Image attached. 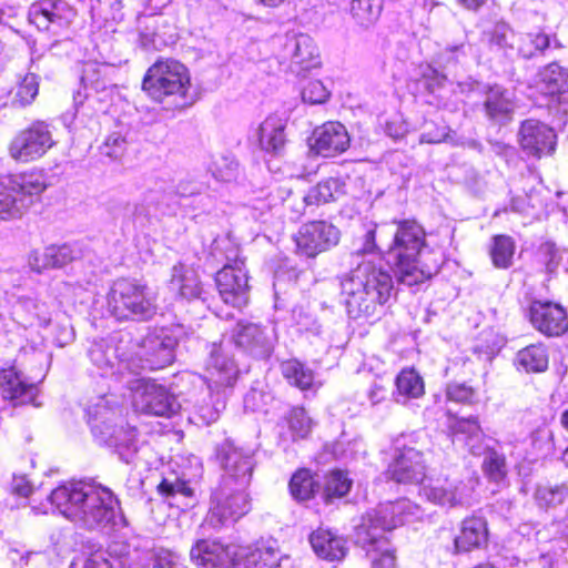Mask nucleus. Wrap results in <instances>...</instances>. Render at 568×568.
Listing matches in <instances>:
<instances>
[{"instance_id":"55","label":"nucleus","mask_w":568,"mask_h":568,"mask_svg":"<svg viewBox=\"0 0 568 568\" xmlns=\"http://www.w3.org/2000/svg\"><path fill=\"white\" fill-rule=\"evenodd\" d=\"M449 128L445 124H436L433 122L426 123L423 133L420 134L422 143H442L449 139Z\"/></svg>"},{"instance_id":"47","label":"nucleus","mask_w":568,"mask_h":568,"mask_svg":"<svg viewBox=\"0 0 568 568\" xmlns=\"http://www.w3.org/2000/svg\"><path fill=\"white\" fill-rule=\"evenodd\" d=\"M293 440L303 439L312 429V419L302 407L292 408L285 417Z\"/></svg>"},{"instance_id":"52","label":"nucleus","mask_w":568,"mask_h":568,"mask_svg":"<svg viewBox=\"0 0 568 568\" xmlns=\"http://www.w3.org/2000/svg\"><path fill=\"white\" fill-rule=\"evenodd\" d=\"M158 491L166 498H175L178 496L191 498L194 495L193 488L185 480L178 477H164L158 485Z\"/></svg>"},{"instance_id":"9","label":"nucleus","mask_w":568,"mask_h":568,"mask_svg":"<svg viewBox=\"0 0 568 568\" xmlns=\"http://www.w3.org/2000/svg\"><path fill=\"white\" fill-rule=\"evenodd\" d=\"M128 378L126 386L131 392L132 405L136 412L170 417L181 407L176 398L168 389L153 381L135 377Z\"/></svg>"},{"instance_id":"3","label":"nucleus","mask_w":568,"mask_h":568,"mask_svg":"<svg viewBox=\"0 0 568 568\" xmlns=\"http://www.w3.org/2000/svg\"><path fill=\"white\" fill-rule=\"evenodd\" d=\"M419 516V507L406 498L379 504L366 513L362 524L356 528V538L366 549L373 568H396V558L388 548L385 534Z\"/></svg>"},{"instance_id":"48","label":"nucleus","mask_w":568,"mask_h":568,"mask_svg":"<svg viewBox=\"0 0 568 568\" xmlns=\"http://www.w3.org/2000/svg\"><path fill=\"white\" fill-rule=\"evenodd\" d=\"M483 469L486 476L495 481H501L507 475V464L504 454L496 449H488L483 462Z\"/></svg>"},{"instance_id":"61","label":"nucleus","mask_w":568,"mask_h":568,"mask_svg":"<svg viewBox=\"0 0 568 568\" xmlns=\"http://www.w3.org/2000/svg\"><path fill=\"white\" fill-rule=\"evenodd\" d=\"M71 568H111V564L102 554H93L82 560L73 561Z\"/></svg>"},{"instance_id":"2","label":"nucleus","mask_w":568,"mask_h":568,"mask_svg":"<svg viewBox=\"0 0 568 568\" xmlns=\"http://www.w3.org/2000/svg\"><path fill=\"white\" fill-rule=\"evenodd\" d=\"M341 291L346 312L354 320L378 317L395 295L389 271L373 260H364L344 277Z\"/></svg>"},{"instance_id":"23","label":"nucleus","mask_w":568,"mask_h":568,"mask_svg":"<svg viewBox=\"0 0 568 568\" xmlns=\"http://www.w3.org/2000/svg\"><path fill=\"white\" fill-rule=\"evenodd\" d=\"M349 135L339 122H326L313 131L311 150L321 156L333 158L345 152L349 146Z\"/></svg>"},{"instance_id":"15","label":"nucleus","mask_w":568,"mask_h":568,"mask_svg":"<svg viewBox=\"0 0 568 568\" xmlns=\"http://www.w3.org/2000/svg\"><path fill=\"white\" fill-rule=\"evenodd\" d=\"M338 242V229L326 221L306 223L295 235L297 252L306 257H315L337 245Z\"/></svg>"},{"instance_id":"49","label":"nucleus","mask_w":568,"mask_h":568,"mask_svg":"<svg viewBox=\"0 0 568 568\" xmlns=\"http://www.w3.org/2000/svg\"><path fill=\"white\" fill-rule=\"evenodd\" d=\"M48 251L51 268H61L81 256L77 244L49 245Z\"/></svg>"},{"instance_id":"16","label":"nucleus","mask_w":568,"mask_h":568,"mask_svg":"<svg viewBox=\"0 0 568 568\" xmlns=\"http://www.w3.org/2000/svg\"><path fill=\"white\" fill-rule=\"evenodd\" d=\"M526 316L535 329L548 337H558L568 331V313L560 304L550 301H532Z\"/></svg>"},{"instance_id":"21","label":"nucleus","mask_w":568,"mask_h":568,"mask_svg":"<svg viewBox=\"0 0 568 568\" xmlns=\"http://www.w3.org/2000/svg\"><path fill=\"white\" fill-rule=\"evenodd\" d=\"M556 133L547 124L529 119L521 123L519 143L523 150L532 156L551 154L556 148Z\"/></svg>"},{"instance_id":"43","label":"nucleus","mask_w":568,"mask_h":568,"mask_svg":"<svg viewBox=\"0 0 568 568\" xmlns=\"http://www.w3.org/2000/svg\"><path fill=\"white\" fill-rule=\"evenodd\" d=\"M550 47V39L544 32L518 34L516 55L530 59Z\"/></svg>"},{"instance_id":"19","label":"nucleus","mask_w":568,"mask_h":568,"mask_svg":"<svg viewBox=\"0 0 568 568\" xmlns=\"http://www.w3.org/2000/svg\"><path fill=\"white\" fill-rule=\"evenodd\" d=\"M425 470L422 452L396 439V454L387 470L389 477L402 484H419L425 478Z\"/></svg>"},{"instance_id":"33","label":"nucleus","mask_w":568,"mask_h":568,"mask_svg":"<svg viewBox=\"0 0 568 568\" xmlns=\"http://www.w3.org/2000/svg\"><path fill=\"white\" fill-rule=\"evenodd\" d=\"M487 523L483 517H469L463 520L459 535L454 539L456 552H467L486 545Z\"/></svg>"},{"instance_id":"17","label":"nucleus","mask_w":568,"mask_h":568,"mask_svg":"<svg viewBox=\"0 0 568 568\" xmlns=\"http://www.w3.org/2000/svg\"><path fill=\"white\" fill-rule=\"evenodd\" d=\"M235 346L255 358H268L274 348L273 331L256 323L240 321L232 332Z\"/></svg>"},{"instance_id":"25","label":"nucleus","mask_w":568,"mask_h":568,"mask_svg":"<svg viewBox=\"0 0 568 568\" xmlns=\"http://www.w3.org/2000/svg\"><path fill=\"white\" fill-rule=\"evenodd\" d=\"M277 193L282 199L283 205L291 207L297 214H302L307 205H320L337 200L345 193V184L336 178L323 180L313 186L306 195L301 197V203L297 207L291 205L293 199L290 190L278 189Z\"/></svg>"},{"instance_id":"24","label":"nucleus","mask_w":568,"mask_h":568,"mask_svg":"<svg viewBox=\"0 0 568 568\" xmlns=\"http://www.w3.org/2000/svg\"><path fill=\"white\" fill-rule=\"evenodd\" d=\"M237 545H223L217 540L200 539L191 548L192 561L203 567H226L237 565Z\"/></svg>"},{"instance_id":"7","label":"nucleus","mask_w":568,"mask_h":568,"mask_svg":"<svg viewBox=\"0 0 568 568\" xmlns=\"http://www.w3.org/2000/svg\"><path fill=\"white\" fill-rule=\"evenodd\" d=\"M47 187L40 172H27L0 179V222L22 217Z\"/></svg>"},{"instance_id":"57","label":"nucleus","mask_w":568,"mask_h":568,"mask_svg":"<svg viewBox=\"0 0 568 568\" xmlns=\"http://www.w3.org/2000/svg\"><path fill=\"white\" fill-rule=\"evenodd\" d=\"M475 396L473 387L465 383H450L446 388V397L448 400L456 403H470Z\"/></svg>"},{"instance_id":"12","label":"nucleus","mask_w":568,"mask_h":568,"mask_svg":"<svg viewBox=\"0 0 568 568\" xmlns=\"http://www.w3.org/2000/svg\"><path fill=\"white\" fill-rule=\"evenodd\" d=\"M92 433L95 439L114 449L125 464H132L138 455V432L128 424H114L110 419L92 420Z\"/></svg>"},{"instance_id":"35","label":"nucleus","mask_w":568,"mask_h":568,"mask_svg":"<svg viewBox=\"0 0 568 568\" xmlns=\"http://www.w3.org/2000/svg\"><path fill=\"white\" fill-rule=\"evenodd\" d=\"M91 362L101 371L103 376H114L116 381L126 385L128 378L134 373L131 371L129 362L120 359L116 363L112 361V356L108 354L101 345H93L89 349Z\"/></svg>"},{"instance_id":"51","label":"nucleus","mask_w":568,"mask_h":568,"mask_svg":"<svg viewBox=\"0 0 568 568\" xmlns=\"http://www.w3.org/2000/svg\"><path fill=\"white\" fill-rule=\"evenodd\" d=\"M227 396L229 395L225 393H221L219 396L216 393L212 394L210 392V398L212 400L211 404H200L194 406L199 418L205 424L215 422L226 406Z\"/></svg>"},{"instance_id":"32","label":"nucleus","mask_w":568,"mask_h":568,"mask_svg":"<svg viewBox=\"0 0 568 568\" xmlns=\"http://www.w3.org/2000/svg\"><path fill=\"white\" fill-rule=\"evenodd\" d=\"M536 90L546 97H556L568 91V69L556 62L538 71L534 79Z\"/></svg>"},{"instance_id":"11","label":"nucleus","mask_w":568,"mask_h":568,"mask_svg":"<svg viewBox=\"0 0 568 568\" xmlns=\"http://www.w3.org/2000/svg\"><path fill=\"white\" fill-rule=\"evenodd\" d=\"M280 63L285 65L286 71L298 77L304 75L321 65L318 48L307 34H286L282 43Z\"/></svg>"},{"instance_id":"20","label":"nucleus","mask_w":568,"mask_h":568,"mask_svg":"<svg viewBox=\"0 0 568 568\" xmlns=\"http://www.w3.org/2000/svg\"><path fill=\"white\" fill-rule=\"evenodd\" d=\"M176 345L178 339L164 328L146 335L142 343L143 368L154 371L171 365Z\"/></svg>"},{"instance_id":"40","label":"nucleus","mask_w":568,"mask_h":568,"mask_svg":"<svg viewBox=\"0 0 568 568\" xmlns=\"http://www.w3.org/2000/svg\"><path fill=\"white\" fill-rule=\"evenodd\" d=\"M281 371L291 385L302 390L312 389L315 386L314 372L297 359L283 362Z\"/></svg>"},{"instance_id":"58","label":"nucleus","mask_w":568,"mask_h":568,"mask_svg":"<svg viewBox=\"0 0 568 568\" xmlns=\"http://www.w3.org/2000/svg\"><path fill=\"white\" fill-rule=\"evenodd\" d=\"M125 149V139L120 133L110 134L103 145L101 152L110 159H119Z\"/></svg>"},{"instance_id":"13","label":"nucleus","mask_w":568,"mask_h":568,"mask_svg":"<svg viewBox=\"0 0 568 568\" xmlns=\"http://www.w3.org/2000/svg\"><path fill=\"white\" fill-rule=\"evenodd\" d=\"M239 376V368L234 359L229 356L221 343L210 346L209 357L205 362V381L209 392L230 394Z\"/></svg>"},{"instance_id":"63","label":"nucleus","mask_w":568,"mask_h":568,"mask_svg":"<svg viewBox=\"0 0 568 568\" xmlns=\"http://www.w3.org/2000/svg\"><path fill=\"white\" fill-rule=\"evenodd\" d=\"M385 132L387 135L394 139H399L406 133L405 124L399 120H392L386 122Z\"/></svg>"},{"instance_id":"64","label":"nucleus","mask_w":568,"mask_h":568,"mask_svg":"<svg viewBox=\"0 0 568 568\" xmlns=\"http://www.w3.org/2000/svg\"><path fill=\"white\" fill-rule=\"evenodd\" d=\"M202 191V185L191 181H181L176 186V192L181 196H191L199 194Z\"/></svg>"},{"instance_id":"59","label":"nucleus","mask_w":568,"mask_h":568,"mask_svg":"<svg viewBox=\"0 0 568 568\" xmlns=\"http://www.w3.org/2000/svg\"><path fill=\"white\" fill-rule=\"evenodd\" d=\"M179 557L168 550V549H158L153 552L151 557V566L152 568H172L176 564Z\"/></svg>"},{"instance_id":"34","label":"nucleus","mask_w":568,"mask_h":568,"mask_svg":"<svg viewBox=\"0 0 568 568\" xmlns=\"http://www.w3.org/2000/svg\"><path fill=\"white\" fill-rule=\"evenodd\" d=\"M170 288L189 301L195 298L204 300V290L197 272L182 263L175 264L172 267Z\"/></svg>"},{"instance_id":"28","label":"nucleus","mask_w":568,"mask_h":568,"mask_svg":"<svg viewBox=\"0 0 568 568\" xmlns=\"http://www.w3.org/2000/svg\"><path fill=\"white\" fill-rule=\"evenodd\" d=\"M454 439L464 443L468 450L475 455H485L490 449L485 444V435L476 417L457 418L450 424Z\"/></svg>"},{"instance_id":"37","label":"nucleus","mask_w":568,"mask_h":568,"mask_svg":"<svg viewBox=\"0 0 568 568\" xmlns=\"http://www.w3.org/2000/svg\"><path fill=\"white\" fill-rule=\"evenodd\" d=\"M518 368L526 373H541L548 367V353L542 344H531L516 355Z\"/></svg>"},{"instance_id":"39","label":"nucleus","mask_w":568,"mask_h":568,"mask_svg":"<svg viewBox=\"0 0 568 568\" xmlns=\"http://www.w3.org/2000/svg\"><path fill=\"white\" fill-rule=\"evenodd\" d=\"M514 109V102L510 92L501 87H493L488 90L485 110L493 120L506 118Z\"/></svg>"},{"instance_id":"29","label":"nucleus","mask_w":568,"mask_h":568,"mask_svg":"<svg viewBox=\"0 0 568 568\" xmlns=\"http://www.w3.org/2000/svg\"><path fill=\"white\" fill-rule=\"evenodd\" d=\"M310 542L314 552L328 561L342 560L348 550L346 539L329 529L318 528L313 531Z\"/></svg>"},{"instance_id":"38","label":"nucleus","mask_w":568,"mask_h":568,"mask_svg":"<svg viewBox=\"0 0 568 568\" xmlns=\"http://www.w3.org/2000/svg\"><path fill=\"white\" fill-rule=\"evenodd\" d=\"M112 68L98 62H87L82 70L81 84L85 90L94 92L105 91L112 85L110 72Z\"/></svg>"},{"instance_id":"8","label":"nucleus","mask_w":568,"mask_h":568,"mask_svg":"<svg viewBox=\"0 0 568 568\" xmlns=\"http://www.w3.org/2000/svg\"><path fill=\"white\" fill-rule=\"evenodd\" d=\"M247 487L220 485L212 494L206 523L220 529L237 523L252 508Z\"/></svg>"},{"instance_id":"41","label":"nucleus","mask_w":568,"mask_h":568,"mask_svg":"<svg viewBox=\"0 0 568 568\" xmlns=\"http://www.w3.org/2000/svg\"><path fill=\"white\" fill-rule=\"evenodd\" d=\"M424 394V382L414 369L402 371L396 378V400L406 403Z\"/></svg>"},{"instance_id":"60","label":"nucleus","mask_w":568,"mask_h":568,"mask_svg":"<svg viewBox=\"0 0 568 568\" xmlns=\"http://www.w3.org/2000/svg\"><path fill=\"white\" fill-rule=\"evenodd\" d=\"M30 268L37 273L51 268L48 246L41 251H32L28 256Z\"/></svg>"},{"instance_id":"4","label":"nucleus","mask_w":568,"mask_h":568,"mask_svg":"<svg viewBox=\"0 0 568 568\" xmlns=\"http://www.w3.org/2000/svg\"><path fill=\"white\" fill-rule=\"evenodd\" d=\"M425 230L414 220L400 221L388 250L398 281L408 286L424 282L437 273L439 265L422 262L419 258L426 250Z\"/></svg>"},{"instance_id":"26","label":"nucleus","mask_w":568,"mask_h":568,"mask_svg":"<svg viewBox=\"0 0 568 568\" xmlns=\"http://www.w3.org/2000/svg\"><path fill=\"white\" fill-rule=\"evenodd\" d=\"M420 494L433 504L448 508L466 506L470 500V491L465 483L447 478L424 486Z\"/></svg>"},{"instance_id":"5","label":"nucleus","mask_w":568,"mask_h":568,"mask_svg":"<svg viewBox=\"0 0 568 568\" xmlns=\"http://www.w3.org/2000/svg\"><path fill=\"white\" fill-rule=\"evenodd\" d=\"M190 88L189 70L176 60L156 61L149 68L142 82V89L152 100L175 109L193 103Z\"/></svg>"},{"instance_id":"44","label":"nucleus","mask_w":568,"mask_h":568,"mask_svg":"<svg viewBox=\"0 0 568 568\" xmlns=\"http://www.w3.org/2000/svg\"><path fill=\"white\" fill-rule=\"evenodd\" d=\"M39 93V78L36 73H27L18 83L11 98V105L26 108L30 105Z\"/></svg>"},{"instance_id":"1","label":"nucleus","mask_w":568,"mask_h":568,"mask_svg":"<svg viewBox=\"0 0 568 568\" xmlns=\"http://www.w3.org/2000/svg\"><path fill=\"white\" fill-rule=\"evenodd\" d=\"M49 498L79 528L104 531L126 526L120 500L110 488L100 484L68 483L53 489Z\"/></svg>"},{"instance_id":"27","label":"nucleus","mask_w":568,"mask_h":568,"mask_svg":"<svg viewBox=\"0 0 568 568\" xmlns=\"http://www.w3.org/2000/svg\"><path fill=\"white\" fill-rule=\"evenodd\" d=\"M286 119L280 114H270L255 130V136L262 151L278 155L285 146Z\"/></svg>"},{"instance_id":"18","label":"nucleus","mask_w":568,"mask_h":568,"mask_svg":"<svg viewBox=\"0 0 568 568\" xmlns=\"http://www.w3.org/2000/svg\"><path fill=\"white\" fill-rule=\"evenodd\" d=\"M242 261L227 264L216 273L215 283L225 304L241 308L248 302V277Z\"/></svg>"},{"instance_id":"22","label":"nucleus","mask_w":568,"mask_h":568,"mask_svg":"<svg viewBox=\"0 0 568 568\" xmlns=\"http://www.w3.org/2000/svg\"><path fill=\"white\" fill-rule=\"evenodd\" d=\"M75 18V10L62 0H43L29 10V21L39 30L67 28Z\"/></svg>"},{"instance_id":"62","label":"nucleus","mask_w":568,"mask_h":568,"mask_svg":"<svg viewBox=\"0 0 568 568\" xmlns=\"http://www.w3.org/2000/svg\"><path fill=\"white\" fill-rule=\"evenodd\" d=\"M375 226H371L366 230L365 234L361 240V245L355 250L356 255L372 254L376 251L377 245L375 243Z\"/></svg>"},{"instance_id":"30","label":"nucleus","mask_w":568,"mask_h":568,"mask_svg":"<svg viewBox=\"0 0 568 568\" xmlns=\"http://www.w3.org/2000/svg\"><path fill=\"white\" fill-rule=\"evenodd\" d=\"M271 541H260L252 546H239L237 564L246 568H275L278 566V550Z\"/></svg>"},{"instance_id":"36","label":"nucleus","mask_w":568,"mask_h":568,"mask_svg":"<svg viewBox=\"0 0 568 568\" xmlns=\"http://www.w3.org/2000/svg\"><path fill=\"white\" fill-rule=\"evenodd\" d=\"M484 36L491 51L506 58H514L516 55L518 34L506 22H497Z\"/></svg>"},{"instance_id":"46","label":"nucleus","mask_w":568,"mask_h":568,"mask_svg":"<svg viewBox=\"0 0 568 568\" xmlns=\"http://www.w3.org/2000/svg\"><path fill=\"white\" fill-rule=\"evenodd\" d=\"M352 486V480L347 477V475L339 470L335 469L327 474L324 487V497L326 501H329L333 498H341L347 495Z\"/></svg>"},{"instance_id":"45","label":"nucleus","mask_w":568,"mask_h":568,"mask_svg":"<svg viewBox=\"0 0 568 568\" xmlns=\"http://www.w3.org/2000/svg\"><path fill=\"white\" fill-rule=\"evenodd\" d=\"M515 242L510 236L496 235L493 239L490 256L493 264L498 268H508L513 263Z\"/></svg>"},{"instance_id":"54","label":"nucleus","mask_w":568,"mask_h":568,"mask_svg":"<svg viewBox=\"0 0 568 568\" xmlns=\"http://www.w3.org/2000/svg\"><path fill=\"white\" fill-rule=\"evenodd\" d=\"M329 98V91L318 80L310 81L302 90V99L310 104L325 103Z\"/></svg>"},{"instance_id":"31","label":"nucleus","mask_w":568,"mask_h":568,"mask_svg":"<svg viewBox=\"0 0 568 568\" xmlns=\"http://www.w3.org/2000/svg\"><path fill=\"white\" fill-rule=\"evenodd\" d=\"M0 387L3 397L14 404L33 403L38 392L36 384L27 382L14 368L3 371Z\"/></svg>"},{"instance_id":"6","label":"nucleus","mask_w":568,"mask_h":568,"mask_svg":"<svg viewBox=\"0 0 568 568\" xmlns=\"http://www.w3.org/2000/svg\"><path fill=\"white\" fill-rule=\"evenodd\" d=\"M108 308L119 321L145 322L156 315L158 297L138 280L119 278L108 294Z\"/></svg>"},{"instance_id":"10","label":"nucleus","mask_w":568,"mask_h":568,"mask_svg":"<svg viewBox=\"0 0 568 568\" xmlns=\"http://www.w3.org/2000/svg\"><path fill=\"white\" fill-rule=\"evenodd\" d=\"M54 144L50 125L34 121L13 136L8 150L14 161L29 163L42 158Z\"/></svg>"},{"instance_id":"50","label":"nucleus","mask_w":568,"mask_h":568,"mask_svg":"<svg viewBox=\"0 0 568 568\" xmlns=\"http://www.w3.org/2000/svg\"><path fill=\"white\" fill-rule=\"evenodd\" d=\"M315 489V481L307 469L296 471L290 481V490L292 496L298 500L310 499Z\"/></svg>"},{"instance_id":"42","label":"nucleus","mask_w":568,"mask_h":568,"mask_svg":"<svg viewBox=\"0 0 568 568\" xmlns=\"http://www.w3.org/2000/svg\"><path fill=\"white\" fill-rule=\"evenodd\" d=\"M383 10V0H352L349 12L354 21L364 28L373 26Z\"/></svg>"},{"instance_id":"56","label":"nucleus","mask_w":568,"mask_h":568,"mask_svg":"<svg viewBox=\"0 0 568 568\" xmlns=\"http://www.w3.org/2000/svg\"><path fill=\"white\" fill-rule=\"evenodd\" d=\"M158 18L154 16H145L139 19V29L141 43L144 48L155 45Z\"/></svg>"},{"instance_id":"53","label":"nucleus","mask_w":568,"mask_h":568,"mask_svg":"<svg viewBox=\"0 0 568 568\" xmlns=\"http://www.w3.org/2000/svg\"><path fill=\"white\" fill-rule=\"evenodd\" d=\"M568 496V487L560 486H542L538 487L535 497L541 507H555L564 503Z\"/></svg>"},{"instance_id":"14","label":"nucleus","mask_w":568,"mask_h":568,"mask_svg":"<svg viewBox=\"0 0 568 568\" xmlns=\"http://www.w3.org/2000/svg\"><path fill=\"white\" fill-rule=\"evenodd\" d=\"M217 457L224 470L222 485L248 487L255 467L253 453L226 440L219 447Z\"/></svg>"}]
</instances>
